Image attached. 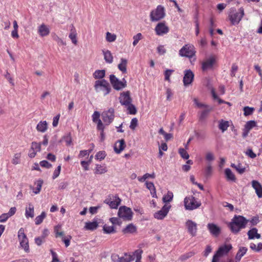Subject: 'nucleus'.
<instances>
[{
	"label": "nucleus",
	"mask_w": 262,
	"mask_h": 262,
	"mask_svg": "<svg viewBox=\"0 0 262 262\" xmlns=\"http://www.w3.org/2000/svg\"><path fill=\"white\" fill-rule=\"evenodd\" d=\"M249 222L241 215H235L229 224V227L232 232L237 233L241 229L244 228Z\"/></svg>",
	"instance_id": "f257e3e1"
},
{
	"label": "nucleus",
	"mask_w": 262,
	"mask_h": 262,
	"mask_svg": "<svg viewBox=\"0 0 262 262\" xmlns=\"http://www.w3.org/2000/svg\"><path fill=\"white\" fill-rule=\"evenodd\" d=\"M94 88L96 92H102L104 96L109 94L111 90L109 83L104 79L96 81Z\"/></svg>",
	"instance_id": "f03ea898"
},
{
	"label": "nucleus",
	"mask_w": 262,
	"mask_h": 262,
	"mask_svg": "<svg viewBox=\"0 0 262 262\" xmlns=\"http://www.w3.org/2000/svg\"><path fill=\"white\" fill-rule=\"evenodd\" d=\"M232 249V246L230 244H225L220 246L213 255L212 262H218L220 257L227 255Z\"/></svg>",
	"instance_id": "7ed1b4c3"
},
{
	"label": "nucleus",
	"mask_w": 262,
	"mask_h": 262,
	"mask_svg": "<svg viewBox=\"0 0 262 262\" xmlns=\"http://www.w3.org/2000/svg\"><path fill=\"white\" fill-rule=\"evenodd\" d=\"M244 9L243 7H241L238 11L234 10H231L229 15V20L233 25L238 24L244 15Z\"/></svg>",
	"instance_id": "20e7f679"
},
{
	"label": "nucleus",
	"mask_w": 262,
	"mask_h": 262,
	"mask_svg": "<svg viewBox=\"0 0 262 262\" xmlns=\"http://www.w3.org/2000/svg\"><path fill=\"white\" fill-rule=\"evenodd\" d=\"M165 16V9L163 6L158 5L150 13V18L151 21H157L163 18Z\"/></svg>",
	"instance_id": "39448f33"
},
{
	"label": "nucleus",
	"mask_w": 262,
	"mask_h": 262,
	"mask_svg": "<svg viewBox=\"0 0 262 262\" xmlns=\"http://www.w3.org/2000/svg\"><path fill=\"white\" fill-rule=\"evenodd\" d=\"M184 204L186 210H192L199 208L201 203L192 195L186 196L184 200Z\"/></svg>",
	"instance_id": "423d86ee"
},
{
	"label": "nucleus",
	"mask_w": 262,
	"mask_h": 262,
	"mask_svg": "<svg viewBox=\"0 0 262 262\" xmlns=\"http://www.w3.org/2000/svg\"><path fill=\"white\" fill-rule=\"evenodd\" d=\"M110 82L113 88L117 91L122 90L127 86V81L124 78L121 80H119L114 75L110 76Z\"/></svg>",
	"instance_id": "0eeeda50"
},
{
	"label": "nucleus",
	"mask_w": 262,
	"mask_h": 262,
	"mask_svg": "<svg viewBox=\"0 0 262 262\" xmlns=\"http://www.w3.org/2000/svg\"><path fill=\"white\" fill-rule=\"evenodd\" d=\"M195 54L194 47L190 44L185 45L179 51V55L182 57L191 58L194 56Z\"/></svg>",
	"instance_id": "6e6552de"
},
{
	"label": "nucleus",
	"mask_w": 262,
	"mask_h": 262,
	"mask_svg": "<svg viewBox=\"0 0 262 262\" xmlns=\"http://www.w3.org/2000/svg\"><path fill=\"white\" fill-rule=\"evenodd\" d=\"M133 214L132 209L125 206H121L118 212L119 217L125 221H130L133 217Z\"/></svg>",
	"instance_id": "1a4fd4ad"
},
{
	"label": "nucleus",
	"mask_w": 262,
	"mask_h": 262,
	"mask_svg": "<svg viewBox=\"0 0 262 262\" xmlns=\"http://www.w3.org/2000/svg\"><path fill=\"white\" fill-rule=\"evenodd\" d=\"M18 238L21 248L25 251L28 252L29 251V242L23 228H20L18 231Z\"/></svg>",
	"instance_id": "9d476101"
},
{
	"label": "nucleus",
	"mask_w": 262,
	"mask_h": 262,
	"mask_svg": "<svg viewBox=\"0 0 262 262\" xmlns=\"http://www.w3.org/2000/svg\"><path fill=\"white\" fill-rule=\"evenodd\" d=\"M104 203L107 204L112 209H117L120 204V199L114 195H108L104 201Z\"/></svg>",
	"instance_id": "9b49d317"
},
{
	"label": "nucleus",
	"mask_w": 262,
	"mask_h": 262,
	"mask_svg": "<svg viewBox=\"0 0 262 262\" xmlns=\"http://www.w3.org/2000/svg\"><path fill=\"white\" fill-rule=\"evenodd\" d=\"M102 119L106 125L111 124L114 119V110L110 108L107 111H104L101 114Z\"/></svg>",
	"instance_id": "f8f14e48"
},
{
	"label": "nucleus",
	"mask_w": 262,
	"mask_h": 262,
	"mask_svg": "<svg viewBox=\"0 0 262 262\" xmlns=\"http://www.w3.org/2000/svg\"><path fill=\"white\" fill-rule=\"evenodd\" d=\"M171 205L169 204H165L161 210L156 212L154 214V217L159 220H163L167 215Z\"/></svg>",
	"instance_id": "ddd939ff"
},
{
	"label": "nucleus",
	"mask_w": 262,
	"mask_h": 262,
	"mask_svg": "<svg viewBox=\"0 0 262 262\" xmlns=\"http://www.w3.org/2000/svg\"><path fill=\"white\" fill-rule=\"evenodd\" d=\"M156 34L163 36L169 32V28L164 22L158 23L155 29Z\"/></svg>",
	"instance_id": "4468645a"
},
{
	"label": "nucleus",
	"mask_w": 262,
	"mask_h": 262,
	"mask_svg": "<svg viewBox=\"0 0 262 262\" xmlns=\"http://www.w3.org/2000/svg\"><path fill=\"white\" fill-rule=\"evenodd\" d=\"M119 101L123 105H129L132 102V98L129 91L123 92L120 94Z\"/></svg>",
	"instance_id": "2eb2a0df"
},
{
	"label": "nucleus",
	"mask_w": 262,
	"mask_h": 262,
	"mask_svg": "<svg viewBox=\"0 0 262 262\" xmlns=\"http://www.w3.org/2000/svg\"><path fill=\"white\" fill-rule=\"evenodd\" d=\"M186 226L188 232L192 236H195L197 232V224L189 220L186 222Z\"/></svg>",
	"instance_id": "dca6fc26"
},
{
	"label": "nucleus",
	"mask_w": 262,
	"mask_h": 262,
	"mask_svg": "<svg viewBox=\"0 0 262 262\" xmlns=\"http://www.w3.org/2000/svg\"><path fill=\"white\" fill-rule=\"evenodd\" d=\"M194 78V74L190 70H187L184 72V76L183 77V83L185 86L190 84Z\"/></svg>",
	"instance_id": "f3484780"
},
{
	"label": "nucleus",
	"mask_w": 262,
	"mask_h": 262,
	"mask_svg": "<svg viewBox=\"0 0 262 262\" xmlns=\"http://www.w3.org/2000/svg\"><path fill=\"white\" fill-rule=\"evenodd\" d=\"M34 206L31 203H28L26 204L25 207V215L26 219L33 218L34 217Z\"/></svg>",
	"instance_id": "a211bd4d"
},
{
	"label": "nucleus",
	"mask_w": 262,
	"mask_h": 262,
	"mask_svg": "<svg viewBox=\"0 0 262 262\" xmlns=\"http://www.w3.org/2000/svg\"><path fill=\"white\" fill-rule=\"evenodd\" d=\"M215 62V58L214 56H211L202 63V69L206 71L212 68Z\"/></svg>",
	"instance_id": "6ab92c4d"
},
{
	"label": "nucleus",
	"mask_w": 262,
	"mask_h": 262,
	"mask_svg": "<svg viewBox=\"0 0 262 262\" xmlns=\"http://www.w3.org/2000/svg\"><path fill=\"white\" fill-rule=\"evenodd\" d=\"M126 145L123 139H121L117 141L114 146V149L116 153L120 154L123 150Z\"/></svg>",
	"instance_id": "aec40b11"
},
{
	"label": "nucleus",
	"mask_w": 262,
	"mask_h": 262,
	"mask_svg": "<svg viewBox=\"0 0 262 262\" xmlns=\"http://www.w3.org/2000/svg\"><path fill=\"white\" fill-rule=\"evenodd\" d=\"M252 186L254 189L255 192L259 198H262V186L256 180H253L251 182Z\"/></svg>",
	"instance_id": "412c9836"
},
{
	"label": "nucleus",
	"mask_w": 262,
	"mask_h": 262,
	"mask_svg": "<svg viewBox=\"0 0 262 262\" xmlns=\"http://www.w3.org/2000/svg\"><path fill=\"white\" fill-rule=\"evenodd\" d=\"M207 227L210 232L214 236H217L219 235L221 229L219 227L213 223H209Z\"/></svg>",
	"instance_id": "4be33fe9"
},
{
	"label": "nucleus",
	"mask_w": 262,
	"mask_h": 262,
	"mask_svg": "<svg viewBox=\"0 0 262 262\" xmlns=\"http://www.w3.org/2000/svg\"><path fill=\"white\" fill-rule=\"evenodd\" d=\"M127 59L123 58L120 59V63L118 65V68L122 73H126L127 72Z\"/></svg>",
	"instance_id": "5701e85b"
},
{
	"label": "nucleus",
	"mask_w": 262,
	"mask_h": 262,
	"mask_svg": "<svg viewBox=\"0 0 262 262\" xmlns=\"http://www.w3.org/2000/svg\"><path fill=\"white\" fill-rule=\"evenodd\" d=\"M48 129V123L46 121H40L36 125V129L38 132L45 133Z\"/></svg>",
	"instance_id": "b1692460"
},
{
	"label": "nucleus",
	"mask_w": 262,
	"mask_h": 262,
	"mask_svg": "<svg viewBox=\"0 0 262 262\" xmlns=\"http://www.w3.org/2000/svg\"><path fill=\"white\" fill-rule=\"evenodd\" d=\"M247 251V248L245 247H241L235 256L236 262H239L241 259L242 257L246 253Z\"/></svg>",
	"instance_id": "393cba45"
},
{
	"label": "nucleus",
	"mask_w": 262,
	"mask_h": 262,
	"mask_svg": "<svg viewBox=\"0 0 262 262\" xmlns=\"http://www.w3.org/2000/svg\"><path fill=\"white\" fill-rule=\"evenodd\" d=\"M248 235L249 239L257 238L259 239L260 238V234L257 233V229L255 228H253L250 230L248 232Z\"/></svg>",
	"instance_id": "a878e982"
},
{
	"label": "nucleus",
	"mask_w": 262,
	"mask_h": 262,
	"mask_svg": "<svg viewBox=\"0 0 262 262\" xmlns=\"http://www.w3.org/2000/svg\"><path fill=\"white\" fill-rule=\"evenodd\" d=\"M38 33L40 36H45L49 34L50 30L46 25L42 24L38 28Z\"/></svg>",
	"instance_id": "bb28decb"
},
{
	"label": "nucleus",
	"mask_w": 262,
	"mask_h": 262,
	"mask_svg": "<svg viewBox=\"0 0 262 262\" xmlns=\"http://www.w3.org/2000/svg\"><path fill=\"white\" fill-rule=\"evenodd\" d=\"M225 174L226 178L228 181L235 182L236 178L234 174L232 172L231 170L229 168L225 169Z\"/></svg>",
	"instance_id": "cd10ccee"
},
{
	"label": "nucleus",
	"mask_w": 262,
	"mask_h": 262,
	"mask_svg": "<svg viewBox=\"0 0 262 262\" xmlns=\"http://www.w3.org/2000/svg\"><path fill=\"white\" fill-rule=\"evenodd\" d=\"M102 52L105 62L107 63H112L113 61V57L111 51L109 50H103Z\"/></svg>",
	"instance_id": "c85d7f7f"
},
{
	"label": "nucleus",
	"mask_w": 262,
	"mask_h": 262,
	"mask_svg": "<svg viewBox=\"0 0 262 262\" xmlns=\"http://www.w3.org/2000/svg\"><path fill=\"white\" fill-rule=\"evenodd\" d=\"M229 126V121H225L223 119L219 120V128L223 133L225 132L228 129Z\"/></svg>",
	"instance_id": "c756f323"
},
{
	"label": "nucleus",
	"mask_w": 262,
	"mask_h": 262,
	"mask_svg": "<svg viewBox=\"0 0 262 262\" xmlns=\"http://www.w3.org/2000/svg\"><path fill=\"white\" fill-rule=\"evenodd\" d=\"M98 226L97 221L88 222L85 223L84 228L86 230H94L97 228Z\"/></svg>",
	"instance_id": "7c9ffc66"
},
{
	"label": "nucleus",
	"mask_w": 262,
	"mask_h": 262,
	"mask_svg": "<svg viewBox=\"0 0 262 262\" xmlns=\"http://www.w3.org/2000/svg\"><path fill=\"white\" fill-rule=\"evenodd\" d=\"M42 184H43V181H42V180H41L40 179L38 180L37 181H36L35 182V185H36V187H35V188H34L32 189L33 192L35 194H37L39 193V192L40 191V190L41 189Z\"/></svg>",
	"instance_id": "2f4dec72"
},
{
	"label": "nucleus",
	"mask_w": 262,
	"mask_h": 262,
	"mask_svg": "<svg viewBox=\"0 0 262 262\" xmlns=\"http://www.w3.org/2000/svg\"><path fill=\"white\" fill-rule=\"evenodd\" d=\"M136 227L132 224L127 225L122 231L124 233H133L136 231Z\"/></svg>",
	"instance_id": "473e14b6"
},
{
	"label": "nucleus",
	"mask_w": 262,
	"mask_h": 262,
	"mask_svg": "<svg viewBox=\"0 0 262 262\" xmlns=\"http://www.w3.org/2000/svg\"><path fill=\"white\" fill-rule=\"evenodd\" d=\"M107 171V168L105 166H102L100 164H96L95 168V173L96 174H103Z\"/></svg>",
	"instance_id": "72a5a7b5"
},
{
	"label": "nucleus",
	"mask_w": 262,
	"mask_h": 262,
	"mask_svg": "<svg viewBox=\"0 0 262 262\" xmlns=\"http://www.w3.org/2000/svg\"><path fill=\"white\" fill-rule=\"evenodd\" d=\"M173 198V193L171 191H168L167 193L163 196L162 201L164 203H166L171 202Z\"/></svg>",
	"instance_id": "f704fd0d"
},
{
	"label": "nucleus",
	"mask_w": 262,
	"mask_h": 262,
	"mask_svg": "<svg viewBox=\"0 0 262 262\" xmlns=\"http://www.w3.org/2000/svg\"><path fill=\"white\" fill-rule=\"evenodd\" d=\"M77 33L76 32L75 29L73 28L71 30V32L69 34V38L71 39L72 43H73L74 45H76L77 43Z\"/></svg>",
	"instance_id": "c9c22d12"
},
{
	"label": "nucleus",
	"mask_w": 262,
	"mask_h": 262,
	"mask_svg": "<svg viewBox=\"0 0 262 262\" xmlns=\"http://www.w3.org/2000/svg\"><path fill=\"white\" fill-rule=\"evenodd\" d=\"M105 74V71L104 70H96L93 73V76L95 79H102L103 78Z\"/></svg>",
	"instance_id": "e433bc0d"
},
{
	"label": "nucleus",
	"mask_w": 262,
	"mask_h": 262,
	"mask_svg": "<svg viewBox=\"0 0 262 262\" xmlns=\"http://www.w3.org/2000/svg\"><path fill=\"white\" fill-rule=\"evenodd\" d=\"M21 154L20 152H17L14 154L12 159V163L14 165H17L20 163V158Z\"/></svg>",
	"instance_id": "4c0bfd02"
},
{
	"label": "nucleus",
	"mask_w": 262,
	"mask_h": 262,
	"mask_svg": "<svg viewBox=\"0 0 262 262\" xmlns=\"http://www.w3.org/2000/svg\"><path fill=\"white\" fill-rule=\"evenodd\" d=\"M103 230L104 232L106 234H111L116 232L113 226H108L107 225H104L103 226Z\"/></svg>",
	"instance_id": "58836bf2"
},
{
	"label": "nucleus",
	"mask_w": 262,
	"mask_h": 262,
	"mask_svg": "<svg viewBox=\"0 0 262 262\" xmlns=\"http://www.w3.org/2000/svg\"><path fill=\"white\" fill-rule=\"evenodd\" d=\"M150 178H152V179H154L155 178V174L154 172H153L151 174L146 173L145 174H144L142 177H138V180H139V181H140L141 182H143L147 179H148Z\"/></svg>",
	"instance_id": "ea45409f"
},
{
	"label": "nucleus",
	"mask_w": 262,
	"mask_h": 262,
	"mask_svg": "<svg viewBox=\"0 0 262 262\" xmlns=\"http://www.w3.org/2000/svg\"><path fill=\"white\" fill-rule=\"evenodd\" d=\"M231 166L235 168L240 174H242L245 171V167H243L241 164L235 165L232 163L231 164Z\"/></svg>",
	"instance_id": "a19ab883"
},
{
	"label": "nucleus",
	"mask_w": 262,
	"mask_h": 262,
	"mask_svg": "<svg viewBox=\"0 0 262 262\" xmlns=\"http://www.w3.org/2000/svg\"><path fill=\"white\" fill-rule=\"evenodd\" d=\"M256 122L253 120H250L246 122L244 128L249 131L251 130L253 127L256 126Z\"/></svg>",
	"instance_id": "79ce46f5"
},
{
	"label": "nucleus",
	"mask_w": 262,
	"mask_h": 262,
	"mask_svg": "<svg viewBox=\"0 0 262 262\" xmlns=\"http://www.w3.org/2000/svg\"><path fill=\"white\" fill-rule=\"evenodd\" d=\"M46 216V213L45 212H42L41 214L36 216L35 219V223L36 225H38L40 224L44 219Z\"/></svg>",
	"instance_id": "37998d69"
},
{
	"label": "nucleus",
	"mask_w": 262,
	"mask_h": 262,
	"mask_svg": "<svg viewBox=\"0 0 262 262\" xmlns=\"http://www.w3.org/2000/svg\"><path fill=\"white\" fill-rule=\"evenodd\" d=\"M106 156V152L104 150L98 151L95 155V159L98 161H101Z\"/></svg>",
	"instance_id": "c03bdc74"
},
{
	"label": "nucleus",
	"mask_w": 262,
	"mask_h": 262,
	"mask_svg": "<svg viewBox=\"0 0 262 262\" xmlns=\"http://www.w3.org/2000/svg\"><path fill=\"white\" fill-rule=\"evenodd\" d=\"M159 134L164 136L165 140L167 141L172 137L171 134L166 133L162 128H161L159 131Z\"/></svg>",
	"instance_id": "a18cd8bd"
},
{
	"label": "nucleus",
	"mask_w": 262,
	"mask_h": 262,
	"mask_svg": "<svg viewBox=\"0 0 262 262\" xmlns=\"http://www.w3.org/2000/svg\"><path fill=\"white\" fill-rule=\"evenodd\" d=\"M116 39V35L107 32L106 33V40L108 42H113Z\"/></svg>",
	"instance_id": "49530a36"
},
{
	"label": "nucleus",
	"mask_w": 262,
	"mask_h": 262,
	"mask_svg": "<svg viewBox=\"0 0 262 262\" xmlns=\"http://www.w3.org/2000/svg\"><path fill=\"white\" fill-rule=\"evenodd\" d=\"M205 107H207V109L204 110L202 112L201 115H200V118L201 119H204L205 117H207L209 112H210L211 110H212V107H209L208 106L206 105Z\"/></svg>",
	"instance_id": "de8ad7c7"
},
{
	"label": "nucleus",
	"mask_w": 262,
	"mask_h": 262,
	"mask_svg": "<svg viewBox=\"0 0 262 262\" xmlns=\"http://www.w3.org/2000/svg\"><path fill=\"white\" fill-rule=\"evenodd\" d=\"M31 148L36 152H39L41 150V143L33 142Z\"/></svg>",
	"instance_id": "09e8293b"
},
{
	"label": "nucleus",
	"mask_w": 262,
	"mask_h": 262,
	"mask_svg": "<svg viewBox=\"0 0 262 262\" xmlns=\"http://www.w3.org/2000/svg\"><path fill=\"white\" fill-rule=\"evenodd\" d=\"M142 35L141 33H139L133 36L134 41L133 42V45L136 46L139 41L142 39Z\"/></svg>",
	"instance_id": "8fccbe9b"
},
{
	"label": "nucleus",
	"mask_w": 262,
	"mask_h": 262,
	"mask_svg": "<svg viewBox=\"0 0 262 262\" xmlns=\"http://www.w3.org/2000/svg\"><path fill=\"white\" fill-rule=\"evenodd\" d=\"M211 92L212 96L213 98V99L214 100H217V101H218L219 104H222V103H225V101L224 100L220 99L217 96V95L215 93V91H214V90L213 89H212Z\"/></svg>",
	"instance_id": "3c124183"
},
{
	"label": "nucleus",
	"mask_w": 262,
	"mask_h": 262,
	"mask_svg": "<svg viewBox=\"0 0 262 262\" xmlns=\"http://www.w3.org/2000/svg\"><path fill=\"white\" fill-rule=\"evenodd\" d=\"M215 158L213 152L211 151H208L205 154V159L208 162H212L214 161Z\"/></svg>",
	"instance_id": "603ef678"
},
{
	"label": "nucleus",
	"mask_w": 262,
	"mask_h": 262,
	"mask_svg": "<svg viewBox=\"0 0 262 262\" xmlns=\"http://www.w3.org/2000/svg\"><path fill=\"white\" fill-rule=\"evenodd\" d=\"M179 152L182 158L184 159H188L189 156L188 152L186 151V150L184 148H181L179 150Z\"/></svg>",
	"instance_id": "864d4df0"
},
{
	"label": "nucleus",
	"mask_w": 262,
	"mask_h": 262,
	"mask_svg": "<svg viewBox=\"0 0 262 262\" xmlns=\"http://www.w3.org/2000/svg\"><path fill=\"white\" fill-rule=\"evenodd\" d=\"M125 106L127 107V110L128 111L129 114H132V115L136 114V113L137 112V110H136L135 106L134 105H133L130 103V104L126 105Z\"/></svg>",
	"instance_id": "5fc2aeb1"
},
{
	"label": "nucleus",
	"mask_w": 262,
	"mask_h": 262,
	"mask_svg": "<svg viewBox=\"0 0 262 262\" xmlns=\"http://www.w3.org/2000/svg\"><path fill=\"white\" fill-rule=\"evenodd\" d=\"M254 109L253 107H250L249 106H245L244 108V115L247 116L251 115Z\"/></svg>",
	"instance_id": "6e6d98bb"
},
{
	"label": "nucleus",
	"mask_w": 262,
	"mask_h": 262,
	"mask_svg": "<svg viewBox=\"0 0 262 262\" xmlns=\"http://www.w3.org/2000/svg\"><path fill=\"white\" fill-rule=\"evenodd\" d=\"M61 165H59L57 166V168L54 170L52 176L53 179H55L59 176L61 171Z\"/></svg>",
	"instance_id": "4d7b16f0"
},
{
	"label": "nucleus",
	"mask_w": 262,
	"mask_h": 262,
	"mask_svg": "<svg viewBox=\"0 0 262 262\" xmlns=\"http://www.w3.org/2000/svg\"><path fill=\"white\" fill-rule=\"evenodd\" d=\"M174 72L173 70H166L164 72L165 80L168 81H170V77Z\"/></svg>",
	"instance_id": "13d9d810"
},
{
	"label": "nucleus",
	"mask_w": 262,
	"mask_h": 262,
	"mask_svg": "<svg viewBox=\"0 0 262 262\" xmlns=\"http://www.w3.org/2000/svg\"><path fill=\"white\" fill-rule=\"evenodd\" d=\"M137 124H138V120L136 118H134L132 119L131 120L129 127L132 129L134 130L135 129V128L137 126Z\"/></svg>",
	"instance_id": "bf43d9fd"
},
{
	"label": "nucleus",
	"mask_w": 262,
	"mask_h": 262,
	"mask_svg": "<svg viewBox=\"0 0 262 262\" xmlns=\"http://www.w3.org/2000/svg\"><path fill=\"white\" fill-rule=\"evenodd\" d=\"M194 254H195L194 252L191 251V252H188L187 253H186V254L182 255L181 257V258L182 260H185L189 258V257H191L193 255H194Z\"/></svg>",
	"instance_id": "052dcab7"
},
{
	"label": "nucleus",
	"mask_w": 262,
	"mask_h": 262,
	"mask_svg": "<svg viewBox=\"0 0 262 262\" xmlns=\"http://www.w3.org/2000/svg\"><path fill=\"white\" fill-rule=\"evenodd\" d=\"M63 139L67 145H70L72 143V138L70 134L64 136Z\"/></svg>",
	"instance_id": "680f3d73"
},
{
	"label": "nucleus",
	"mask_w": 262,
	"mask_h": 262,
	"mask_svg": "<svg viewBox=\"0 0 262 262\" xmlns=\"http://www.w3.org/2000/svg\"><path fill=\"white\" fill-rule=\"evenodd\" d=\"M100 113L98 112L95 111L92 115V120L93 122H97V121L100 120L99 119Z\"/></svg>",
	"instance_id": "e2e57ef3"
},
{
	"label": "nucleus",
	"mask_w": 262,
	"mask_h": 262,
	"mask_svg": "<svg viewBox=\"0 0 262 262\" xmlns=\"http://www.w3.org/2000/svg\"><path fill=\"white\" fill-rule=\"evenodd\" d=\"M40 165L43 167L50 168L52 167V165L49 163L47 161L43 160L40 162Z\"/></svg>",
	"instance_id": "0e129e2a"
},
{
	"label": "nucleus",
	"mask_w": 262,
	"mask_h": 262,
	"mask_svg": "<svg viewBox=\"0 0 262 262\" xmlns=\"http://www.w3.org/2000/svg\"><path fill=\"white\" fill-rule=\"evenodd\" d=\"M246 155H247L251 158L254 159L256 157L255 153L253 152L251 149H248L245 152Z\"/></svg>",
	"instance_id": "69168bd1"
},
{
	"label": "nucleus",
	"mask_w": 262,
	"mask_h": 262,
	"mask_svg": "<svg viewBox=\"0 0 262 262\" xmlns=\"http://www.w3.org/2000/svg\"><path fill=\"white\" fill-rule=\"evenodd\" d=\"M9 216L8 214L6 213H3L1 215H0V222L1 223H5L7 220L9 218Z\"/></svg>",
	"instance_id": "338daca9"
},
{
	"label": "nucleus",
	"mask_w": 262,
	"mask_h": 262,
	"mask_svg": "<svg viewBox=\"0 0 262 262\" xmlns=\"http://www.w3.org/2000/svg\"><path fill=\"white\" fill-rule=\"evenodd\" d=\"M50 252L52 256V262H59L57 253L55 252L53 250H50Z\"/></svg>",
	"instance_id": "774afa93"
}]
</instances>
